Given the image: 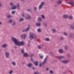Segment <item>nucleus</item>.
I'll use <instances>...</instances> for the list:
<instances>
[{
    "label": "nucleus",
    "instance_id": "obj_34",
    "mask_svg": "<svg viewBox=\"0 0 74 74\" xmlns=\"http://www.w3.org/2000/svg\"><path fill=\"white\" fill-rule=\"evenodd\" d=\"M45 40L47 41H49V38H47L45 39Z\"/></svg>",
    "mask_w": 74,
    "mask_h": 74
},
{
    "label": "nucleus",
    "instance_id": "obj_18",
    "mask_svg": "<svg viewBox=\"0 0 74 74\" xmlns=\"http://www.w3.org/2000/svg\"><path fill=\"white\" fill-rule=\"evenodd\" d=\"M27 11H28V12H32V9H27Z\"/></svg>",
    "mask_w": 74,
    "mask_h": 74
},
{
    "label": "nucleus",
    "instance_id": "obj_3",
    "mask_svg": "<svg viewBox=\"0 0 74 74\" xmlns=\"http://www.w3.org/2000/svg\"><path fill=\"white\" fill-rule=\"evenodd\" d=\"M48 59V57L47 56L44 60V61L43 62L42 64V65H45V64L47 63V59Z\"/></svg>",
    "mask_w": 74,
    "mask_h": 74
},
{
    "label": "nucleus",
    "instance_id": "obj_16",
    "mask_svg": "<svg viewBox=\"0 0 74 74\" xmlns=\"http://www.w3.org/2000/svg\"><path fill=\"white\" fill-rule=\"evenodd\" d=\"M64 58L63 56H60L59 57V59H60V60H61V59H64Z\"/></svg>",
    "mask_w": 74,
    "mask_h": 74
},
{
    "label": "nucleus",
    "instance_id": "obj_60",
    "mask_svg": "<svg viewBox=\"0 0 74 74\" xmlns=\"http://www.w3.org/2000/svg\"><path fill=\"white\" fill-rule=\"evenodd\" d=\"M47 70H49V69H48V68H47V69H46Z\"/></svg>",
    "mask_w": 74,
    "mask_h": 74
},
{
    "label": "nucleus",
    "instance_id": "obj_13",
    "mask_svg": "<svg viewBox=\"0 0 74 74\" xmlns=\"http://www.w3.org/2000/svg\"><path fill=\"white\" fill-rule=\"evenodd\" d=\"M23 54L24 57H27V56H29V55H27V53H25Z\"/></svg>",
    "mask_w": 74,
    "mask_h": 74
},
{
    "label": "nucleus",
    "instance_id": "obj_14",
    "mask_svg": "<svg viewBox=\"0 0 74 74\" xmlns=\"http://www.w3.org/2000/svg\"><path fill=\"white\" fill-rule=\"evenodd\" d=\"M71 29H74V24H73L71 25Z\"/></svg>",
    "mask_w": 74,
    "mask_h": 74
},
{
    "label": "nucleus",
    "instance_id": "obj_57",
    "mask_svg": "<svg viewBox=\"0 0 74 74\" xmlns=\"http://www.w3.org/2000/svg\"><path fill=\"white\" fill-rule=\"evenodd\" d=\"M42 65V64H40L39 65V67H41V66Z\"/></svg>",
    "mask_w": 74,
    "mask_h": 74
},
{
    "label": "nucleus",
    "instance_id": "obj_26",
    "mask_svg": "<svg viewBox=\"0 0 74 74\" xmlns=\"http://www.w3.org/2000/svg\"><path fill=\"white\" fill-rule=\"evenodd\" d=\"M30 60L32 62H34V60L33 59V58H32V57H31L30 58Z\"/></svg>",
    "mask_w": 74,
    "mask_h": 74
},
{
    "label": "nucleus",
    "instance_id": "obj_15",
    "mask_svg": "<svg viewBox=\"0 0 74 74\" xmlns=\"http://www.w3.org/2000/svg\"><path fill=\"white\" fill-rule=\"evenodd\" d=\"M30 25H28V27L27 28V29H26V31L27 32V31H29L30 30Z\"/></svg>",
    "mask_w": 74,
    "mask_h": 74
},
{
    "label": "nucleus",
    "instance_id": "obj_53",
    "mask_svg": "<svg viewBox=\"0 0 74 74\" xmlns=\"http://www.w3.org/2000/svg\"><path fill=\"white\" fill-rule=\"evenodd\" d=\"M34 8L35 9V11H36L37 10V8L35 7Z\"/></svg>",
    "mask_w": 74,
    "mask_h": 74
},
{
    "label": "nucleus",
    "instance_id": "obj_52",
    "mask_svg": "<svg viewBox=\"0 0 74 74\" xmlns=\"http://www.w3.org/2000/svg\"><path fill=\"white\" fill-rule=\"evenodd\" d=\"M1 6H2L1 3V2H0V7H1Z\"/></svg>",
    "mask_w": 74,
    "mask_h": 74
},
{
    "label": "nucleus",
    "instance_id": "obj_50",
    "mask_svg": "<svg viewBox=\"0 0 74 74\" xmlns=\"http://www.w3.org/2000/svg\"><path fill=\"white\" fill-rule=\"evenodd\" d=\"M38 20L39 21H41V18H38Z\"/></svg>",
    "mask_w": 74,
    "mask_h": 74
},
{
    "label": "nucleus",
    "instance_id": "obj_36",
    "mask_svg": "<svg viewBox=\"0 0 74 74\" xmlns=\"http://www.w3.org/2000/svg\"><path fill=\"white\" fill-rule=\"evenodd\" d=\"M64 48L66 50H67V49H68V47H67V46H65L64 47Z\"/></svg>",
    "mask_w": 74,
    "mask_h": 74
},
{
    "label": "nucleus",
    "instance_id": "obj_11",
    "mask_svg": "<svg viewBox=\"0 0 74 74\" xmlns=\"http://www.w3.org/2000/svg\"><path fill=\"white\" fill-rule=\"evenodd\" d=\"M2 47L3 48H7V44H3L2 45Z\"/></svg>",
    "mask_w": 74,
    "mask_h": 74
},
{
    "label": "nucleus",
    "instance_id": "obj_30",
    "mask_svg": "<svg viewBox=\"0 0 74 74\" xmlns=\"http://www.w3.org/2000/svg\"><path fill=\"white\" fill-rule=\"evenodd\" d=\"M38 32H41V30L40 28H38Z\"/></svg>",
    "mask_w": 74,
    "mask_h": 74
},
{
    "label": "nucleus",
    "instance_id": "obj_1",
    "mask_svg": "<svg viewBox=\"0 0 74 74\" xmlns=\"http://www.w3.org/2000/svg\"><path fill=\"white\" fill-rule=\"evenodd\" d=\"M12 41L16 45H18V47H21V45L23 46L25 44V42L23 41L18 42V40L17 39L14 37H12Z\"/></svg>",
    "mask_w": 74,
    "mask_h": 74
},
{
    "label": "nucleus",
    "instance_id": "obj_23",
    "mask_svg": "<svg viewBox=\"0 0 74 74\" xmlns=\"http://www.w3.org/2000/svg\"><path fill=\"white\" fill-rule=\"evenodd\" d=\"M24 19H23V18H21L19 20V21L22 22V21H24Z\"/></svg>",
    "mask_w": 74,
    "mask_h": 74
},
{
    "label": "nucleus",
    "instance_id": "obj_54",
    "mask_svg": "<svg viewBox=\"0 0 74 74\" xmlns=\"http://www.w3.org/2000/svg\"><path fill=\"white\" fill-rule=\"evenodd\" d=\"M29 44H30V43H29L27 44L28 47H30Z\"/></svg>",
    "mask_w": 74,
    "mask_h": 74
},
{
    "label": "nucleus",
    "instance_id": "obj_19",
    "mask_svg": "<svg viewBox=\"0 0 74 74\" xmlns=\"http://www.w3.org/2000/svg\"><path fill=\"white\" fill-rule=\"evenodd\" d=\"M38 62H34V64H35V66H38Z\"/></svg>",
    "mask_w": 74,
    "mask_h": 74
},
{
    "label": "nucleus",
    "instance_id": "obj_10",
    "mask_svg": "<svg viewBox=\"0 0 74 74\" xmlns=\"http://www.w3.org/2000/svg\"><path fill=\"white\" fill-rule=\"evenodd\" d=\"M26 19H31V17L29 15H27L26 17Z\"/></svg>",
    "mask_w": 74,
    "mask_h": 74
},
{
    "label": "nucleus",
    "instance_id": "obj_35",
    "mask_svg": "<svg viewBox=\"0 0 74 74\" xmlns=\"http://www.w3.org/2000/svg\"><path fill=\"white\" fill-rule=\"evenodd\" d=\"M69 18L70 19H73V16H71L69 17Z\"/></svg>",
    "mask_w": 74,
    "mask_h": 74
},
{
    "label": "nucleus",
    "instance_id": "obj_20",
    "mask_svg": "<svg viewBox=\"0 0 74 74\" xmlns=\"http://www.w3.org/2000/svg\"><path fill=\"white\" fill-rule=\"evenodd\" d=\"M59 53H62L63 52V50L62 49H59L58 50Z\"/></svg>",
    "mask_w": 74,
    "mask_h": 74
},
{
    "label": "nucleus",
    "instance_id": "obj_9",
    "mask_svg": "<svg viewBox=\"0 0 74 74\" xmlns=\"http://www.w3.org/2000/svg\"><path fill=\"white\" fill-rule=\"evenodd\" d=\"M26 34H23L21 36V38H23V37H24V39H25L26 38Z\"/></svg>",
    "mask_w": 74,
    "mask_h": 74
},
{
    "label": "nucleus",
    "instance_id": "obj_48",
    "mask_svg": "<svg viewBox=\"0 0 74 74\" xmlns=\"http://www.w3.org/2000/svg\"><path fill=\"white\" fill-rule=\"evenodd\" d=\"M32 70H36V68H35L34 67H32Z\"/></svg>",
    "mask_w": 74,
    "mask_h": 74
},
{
    "label": "nucleus",
    "instance_id": "obj_58",
    "mask_svg": "<svg viewBox=\"0 0 74 74\" xmlns=\"http://www.w3.org/2000/svg\"><path fill=\"white\" fill-rule=\"evenodd\" d=\"M22 16H24V13H23L22 15Z\"/></svg>",
    "mask_w": 74,
    "mask_h": 74
},
{
    "label": "nucleus",
    "instance_id": "obj_12",
    "mask_svg": "<svg viewBox=\"0 0 74 74\" xmlns=\"http://www.w3.org/2000/svg\"><path fill=\"white\" fill-rule=\"evenodd\" d=\"M32 66V64L30 63H29L28 65H26V66H27L28 67H31Z\"/></svg>",
    "mask_w": 74,
    "mask_h": 74
},
{
    "label": "nucleus",
    "instance_id": "obj_44",
    "mask_svg": "<svg viewBox=\"0 0 74 74\" xmlns=\"http://www.w3.org/2000/svg\"><path fill=\"white\" fill-rule=\"evenodd\" d=\"M50 53L51 54V55L53 56H55V55L53 54H52V52H50Z\"/></svg>",
    "mask_w": 74,
    "mask_h": 74
},
{
    "label": "nucleus",
    "instance_id": "obj_8",
    "mask_svg": "<svg viewBox=\"0 0 74 74\" xmlns=\"http://www.w3.org/2000/svg\"><path fill=\"white\" fill-rule=\"evenodd\" d=\"M34 36V34H32L30 35L29 38L30 40H33Z\"/></svg>",
    "mask_w": 74,
    "mask_h": 74
},
{
    "label": "nucleus",
    "instance_id": "obj_49",
    "mask_svg": "<svg viewBox=\"0 0 74 74\" xmlns=\"http://www.w3.org/2000/svg\"><path fill=\"white\" fill-rule=\"evenodd\" d=\"M33 38H36V35H35L34 34V35Z\"/></svg>",
    "mask_w": 74,
    "mask_h": 74
},
{
    "label": "nucleus",
    "instance_id": "obj_46",
    "mask_svg": "<svg viewBox=\"0 0 74 74\" xmlns=\"http://www.w3.org/2000/svg\"><path fill=\"white\" fill-rule=\"evenodd\" d=\"M13 71L12 70H11L10 72H9V74H12V73Z\"/></svg>",
    "mask_w": 74,
    "mask_h": 74
},
{
    "label": "nucleus",
    "instance_id": "obj_51",
    "mask_svg": "<svg viewBox=\"0 0 74 74\" xmlns=\"http://www.w3.org/2000/svg\"><path fill=\"white\" fill-rule=\"evenodd\" d=\"M42 17L43 19L44 18V16L43 15H42Z\"/></svg>",
    "mask_w": 74,
    "mask_h": 74
},
{
    "label": "nucleus",
    "instance_id": "obj_29",
    "mask_svg": "<svg viewBox=\"0 0 74 74\" xmlns=\"http://www.w3.org/2000/svg\"><path fill=\"white\" fill-rule=\"evenodd\" d=\"M12 21H13V20H12V19H11L9 20V22L10 23H11L12 22Z\"/></svg>",
    "mask_w": 74,
    "mask_h": 74
},
{
    "label": "nucleus",
    "instance_id": "obj_5",
    "mask_svg": "<svg viewBox=\"0 0 74 74\" xmlns=\"http://www.w3.org/2000/svg\"><path fill=\"white\" fill-rule=\"evenodd\" d=\"M9 55H10V53L8 52H6L5 53V56L6 58H8L9 57Z\"/></svg>",
    "mask_w": 74,
    "mask_h": 74
},
{
    "label": "nucleus",
    "instance_id": "obj_27",
    "mask_svg": "<svg viewBox=\"0 0 74 74\" xmlns=\"http://www.w3.org/2000/svg\"><path fill=\"white\" fill-rule=\"evenodd\" d=\"M7 17L8 18H12V17L10 15L7 16Z\"/></svg>",
    "mask_w": 74,
    "mask_h": 74
},
{
    "label": "nucleus",
    "instance_id": "obj_31",
    "mask_svg": "<svg viewBox=\"0 0 74 74\" xmlns=\"http://www.w3.org/2000/svg\"><path fill=\"white\" fill-rule=\"evenodd\" d=\"M16 25V23L15 22H13L12 25V26H15Z\"/></svg>",
    "mask_w": 74,
    "mask_h": 74
},
{
    "label": "nucleus",
    "instance_id": "obj_28",
    "mask_svg": "<svg viewBox=\"0 0 74 74\" xmlns=\"http://www.w3.org/2000/svg\"><path fill=\"white\" fill-rule=\"evenodd\" d=\"M38 49H41V46H40V45H38Z\"/></svg>",
    "mask_w": 74,
    "mask_h": 74
},
{
    "label": "nucleus",
    "instance_id": "obj_41",
    "mask_svg": "<svg viewBox=\"0 0 74 74\" xmlns=\"http://www.w3.org/2000/svg\"><path fill=\"white\" fill-rule=\"evenodd\" d=\"M15 13V11H12V14H14Z\"/></svg>",
    "mask_w": 74,
    "mask_h": 74
},
{
    "label": "nucleus",
    "instance_id": "obj_37",
    "mask_svg": "<svg viewBox=\"0 0 74 74\" xmlns=\"http://www.w3.org/2000/svg\"><path fill=\"white\" fill-rule=\"evenodd\" d=\"M34 74H39V72L38 71H36L34 73Z\"/></svg>",
    "mask_w": 74,
    "mask_h": 74
},
{
    "label": "nucleus",
    "instance_id": "obj_17",
    "mask_svg": "<svg viewBox=\"0 0 74 74\" xmlns=\"http://www.w3.org/2000/svg\"><path fill=\"white\" fill-rule=\"evenodd\" d=\"M73 35H74V34H73V33H71L69 34V37H71V38L73 37Z\"/></svg>",
    "mask_w": 74,
    "mask_h": 74
},
{
    "label": "nucleus",
    "instance_id": "obj_63",
    "mask_svg": "<svg viewBox=\"0 0 74 74\" xmlns=\"http://www.w3.org/2000/svg\"><path fill=\"white\" fill-rule=\"evenodd\" d=\"M14 48H16V47L15 46V47H14Z\"/></svg>",
    "mask_w": 74,
    "mask_h": 74
},
{
    "label": "nucleus",
    "instance_id": "obj_4",
    "mask_svg": "<svg viewBox=\"0 0 74 74\" xmlns=\"http://www.w3.org/2000/svg\"><path fill=\"white\" fill-rule=\"evenodd\" d=\"M45 3L44 2H42L41 3L40 5L39 6V9H40V10H41V8H42V6L44 5Z\"/></svg>",
    "mask_w": 74,
    "mask_h": 74
},
{
    "label": "nucleus",
    "instance_id": "obj_45",
    "mask_svg": "<svg viewBox=\"0 0 74 74\" xmlns=\"http://www.w3.org/2000/svg\"><path fill=\"white\" fill-rule=\"evenodd\" d=\"M44 25L45 26H47V23H44Z\"/></svg>",
    "mask_w": 74,
    "mask_h": 74
},
{
    "label": "nucleus",
    "instance_id": "obj_22",
    "mask_svg": "<svg viewBox=\"0 0 74 74\" xmlns=\"http://www.w3.org/2000/svg\"><path fill=\"white\" fill-rule=\"evenodd\" d=\"M36 25L37 26H41V23H37L36 24Z\"/></svg>",
    "mask_w": 74,
    "mask_h": 74
},
{
    "label": "nucleus",
    "instance_id": "obj_21",
    "mask_svg": "<svg viewBox=\"0 0 74 74\" xmlns=\"http://www.w3.org/2000/svg\"><path fill=\"white\" fill-rule=\"evenodd\" d=\"M12 64L13 66H15L16 65V62L15 61H13L12 62Z\"/></svg>",
    "mask_w": 74,
    "mask_h": 74
},
{
    "label": "nucleus",
    "instance_id": "obj_40",
    "mask_svg": "<svg viewBox=\"0 0 74 74\" xmlns=\"http://www.w3.org/2000/svg\"><path fill=\"white\" fill-rule=\"evenodd\" d=\"M53 33H55L56 32V30L55 29H52Z\"/></svg>",
    "mask_w": 74,
    "mask_h": 74
},
{
    "label": "nucleus",
    "instance_id": "obj_25",
    "mask_svg": "<svg viewBox=\"0 0 74 74\" xmlns=\"http://www.w3.org/2000/svg\"><path fill=\"white\" fill-rule=\"evenodd\" d=\"M60 40L61 41H63V40H64V38L62 37H60Z\"/></svg>",
    "mask_w": 74,
    "mask_h": 74
},
{
    "label": "nucleus",
    "instance_id": "obj_47",
    "mask_svg": "<svg viewBox=\"0 0 74 74\" xmlns=\"http://www.w3.org/2000/svg\"><path fill=\"white\" fill-rule=\"evenodd\" d=\"M34 56V54H32L30 56V57H33V56Z\"/></svg>",
    "mask_w": 74,
    "mask_h": 74
},
{
    "label": "nucleus",
    "instance_id": "obj_39",
    "mask_svg": "<svg viewBox=\"0 0 74 74\" xmlns=\"http://www.w3.org/2000/svg\"><path fill=\"white\" fill-rule=\"evenodd\" d=\"M26 30V29H23L22 31V32H26L27 31Z\"/></svg>",
    "mask_w": 74,
    "mask_h": 74
},
{
    "label": "nucleus",
    "instance_id": "obj_55",
    "mask_svg": "<svg viewBox=\"0 0 74 74\" xmlns=\"http://www.w3.org/2000/svg\"><path fill=\"white\" fill-rule=\"evenodd\" d=\"M19 7V4H17V7Z\"/></svg>",
    "mask_w": 74,
    "mask_h": 74
},
{
    "label": "nucleus",
    "instance_id": "obj_56",
    "mask_svg": "<svg viewBox=\"0 0 74 74\" xmlns=\"http://www.w3.org/2000/svg\"><path fill=\"white\" fill-rule=\"evenodd\" d=\"M67 55L68 57H70V54H67Z\"/></svg>",
    "mask_w": 74,
    "mask_h": 74
},
{
    "label": "nucleus",
    "instance_id": "obj_7",
    "mask_svg": "<svg viewBox=\"0 0 74 74\" xmlns=\"http://www.w3.org/2000/svg\"><path fill=\"white\" fill-rule=\"evenodd\" d=\"M61 62L63 63H65V64H66L68 62H69V60H64L62 61Z\"/></svg>",
    "mask_w": 74,
    "mask_h": 74
},
{
    "label": "nucleus",
    "instance_id": "obj_61",
    "mask_svg": "<svg viewBox=\"0 0 74 74\" xmlns=\"http://www.w3.org/2000/svg\"><path fill=\"white\" fill-rule=\"evenodd\" d=\"M1 24H2V23H1V22H0V25H1Z\"/></svg>",
    "mask_w": 74,
    "mask_h": 74
},
{
    "label": "nucleus",
    "instance_id": "obj_24",
    "mask_svg": "<svg viewBox=\"0 0 74 74\" xmlns=\"http://www.w3.org/2000/svg\"><path fill=\"white\" fill-rule=\"evenodd\" d=\"M61 3H62V2L60 1H58L57 2V3L58 4H60Z\"/></svg>",
    "mask_w": 74,
    "mask_h": 74
},
{
    "label": "nucleus",
    "instance_id": "obj_62",
    "mask_svg": "<svg viewBox=\"0 0 74 74\" xmlns=\"http://www.w3.org/2000/svg\"><path fill=\"white\" fill-rule=\"evenodd\" d=\"M55 7H57V5H55Z\"/></svg>",
    "mask_w": 74,
    "mask_h": 74
},
{
    "label": "nucleus",
    "instance_id": "obj_59",
    "mask_svg": "<svg viewBox=\"0 0 74 74\" xmlns=\"http://www.w3.org/2000/svg\"><path fill=\"white\" fill-rule=\"evenodd\" d=\"M18 10H20V8H19V6L17 7Z\"/></svg>",
    "mask_w": 74,
    "mask_h": 74
},
{
    "label": "nucleus",
    "instance_id": "obj_43",
    "mask_svg": "<svg viewBox=\"0 0 74 74\" xmlns=\"http://www.w3.org/2000/svg\"><path fill=\"white\" fill-rule=\"evenodd\" d=\"M39 56L40 58H41V59H43V56H41V55L40 54H39Z\"/></svg>",
    "mask_w": 74,
    "mask_h": 74
},
{
    "label": "nucleus",
    "instance_id": "obj_42",
    "mask_svg": "<svg viewBox=\"0 0 74 74\" xmlns=\"http://www.w3.org/2000/svg\"><path fill=\"white\" fill-rule=\"evenodd\" d=\"M64 34L65 36H67V33L66 32H64V33H63Z\"/></svg>",
    "mask_w": 74,
    "mask_h": 74
},
{
    "label": "nucleus",
    "instance_id": "obj_6",
    "mask_svg": "<svg viewBox=\"0 0 74 74\" xmlns=\"http://www.w3.org/2000/svg\"><path fill=\"white\" fill-rule=\"evenodd\" d=\"M66 3L71 5H74V3L73 1L69 2H67Z\"/></svg>",
    "mask_w": 74,
    "mask_h": 74
},
{
    "label": "nucleus",
    "instance_id": "obj_32",
    "mask_svg": "<svg viewBox=\"0 0 74 74\" xmlns=\"http://www.w3.org/2000/svg\"><path fill=\"white\" fill-rule=\"evenodd\" d=\"M63 17L64 19H66V18H67V16L66 15H64V16Z\"/></svg>",
    "mask_w": 74,
    "mask_h": 74
},
{
    "label": "nucleus",
    "instance_id": "obj_38",
    "mask_svg": "<svg viewBox=\"0 0 74 74\" xmlns=\"http://www.w3.org/2000/svg\"><path fill=\"white\" fill-rule=\"evenodd\" d=\"M49 73L50 74H53V71L52 70H50L49 71Z\"/></svg>",
    "mask_w": 74,
    "mask_h": 74
},
{
    "label": "nucleus",
    "instance_id": "obj_2",
    "mask_svg": "<svg viewBox=\"0 0 74 74\" xmlns=\"http://www.w3.org/2000/svg\"><path fill=\"white\" fill-rule=\"evenodd\" d=\"M10 5L11 6V9L12 10H15V9H16V6L14 5V3H10Z\"/></svg>",
    "mask_w": 74,
    "mask_h": 74
},
{
    "label": "nucleus",
    "instance_id": "obj_64",
    "mask_svg": "<svg viewBox=\"0 0 74 74\" xmlns=\"http://www.w3.org/2000/svg\"><path fill=\"white\" fill-rule=\"evenodd\" d=\"M1 51H2V50L0 49V52H1Z\"/></svg>",
    "mask_w": 74,
    "mask_h": 74
},
{
    "label": "nucleus",
    "instance_id": "obj_33",
    "mask_svg": "<svg viewBox=\"0 0 74 74\" xmlns=\"http://www.w3.org/2000/svg\"><path fill=\"white\" fill-rule=\"evenodd\" d=\"M21 51L22 54H23L25 53V51H24V50H21Z\"/></svg>",
    "mask_w": 74,
    "mask_h": 74
}]
</instances>
